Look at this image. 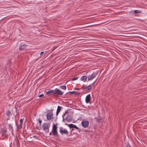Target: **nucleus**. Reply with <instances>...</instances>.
<instances>
[{
  "label": "nucleus",
  "mask_w": 147,
  "mask_h": 147,
  "mask_svg": "<svg viewBox=\"0 0 147 147\" xmlns=\"http://www.w3.org/2000/svg\"><path fill=\"white\" fill-rule=\"evenodd\" d=\"M57 125H56L54 124L53 125V128L52 130V134L55 136H57L58 135L57 130Z\"/></svg>",
  "instance_id": "nucleus-1"
},
{
  "label": "nucleus",
  "mask_w": 147,
  "mask_h": 147,
  "mask_svg": "<svg viewBox=\"0 0 147 147\" xmlns=\"http://www.w3.org/2000/svg\"><path fill=\"white\" fill-rule=\"evenodd\" d=\"M43 129L47 133L49 132V124L47 123H44L42 125Z\"/></svg>",
  "instance_id": "nucleus-2"
},
{
  "label": "nucleus",
  "mask_w": 147,
  "mask_h": 147,
  "mask_svg": "<svg viewBox=\"0 0 147 147\" xmlns=\"http://www.w3.org/2000/svg\"><path fill=\"white\" fill-rule=\"evenodd\" d=\"M59 132L62 135L65 134L67 135L68 134V132L67 131L66 129H64L62 127H60V128Z\"/></svg>",
  "instance_id": "nucleus-3"
},
{
  "label": "nucleus",
  "mask_w": 147,
  "mask_h": 147,
  "mask_svg": "<svg viewBox=\"0 0 147 147\" xmlns=\"http://www.w3.org/2000/svg\"><path fill=\"white\" fill-rule=\"evenodd\" d=\"M47 119L49 120H51L53 118V113L51 111H48L47 114Z\"/></svg>",
  "instance_id": "nucleus-4"
},
{
  "label": "nucleus",
  "mask_w": 147,
  "mask_h": 147,
  "mask_svg": "<svg viewBox=\"0 0 147 147\" xmlns=\"http://www.w3.org/2000/svg\"><path fill=\"white\" fill-rule=\"evenodd\" d=\"M97 74V73L93 72L91 75L88 76V81H90L92 80L95 78Z\"/></svg>",
  "instance_id": "nucleus-5"
},
{
  "label": "nucleus",
  "mask_w": 147,
  "mask_h": 147,
  "mask_svg": "<svg viewBox=\"0 0 147 147\" xmlns=\"http://www.w3.org/2000/svg\"><path fill=\"white\" fill-rule=\"evenodd\" d=\"M63 92H62L61 90H59L57 88H55L54 90V94H57L59 95H63Z\"/></svg>",
  "instance_id": "nucleus-6"
},
{
  "label": "nucleus",
  "mask_w": 147,
  "mask_h": 147,
  "mask_svg": "<svg viewBox=\"0 0 147 147\" xmlns=\"http://www.w3.org/2000/svg\"><path fill=\"white\" fill-rule=\"evenodd\" d=\"M89 122L88 121H83L82 124L83 127L84 128L87 127L89 125Z\"/></svg>",
  "instance_id": "nucleus-7"
},
{
  "label": "nucleus",
  "mask_w": 147,
  "mask_h": 147,
  "mask_svg": "<svg viewBox=\"0 0 147 147\" xmlns=\"http://www.w3.org/2000/svg\"><path fill=\"white\" fill-rule=\"evenodd\" d=\"M91 98V96L90 94H88L86 98V103H88L90 101Z\"/></svg>",
  "instance_id": "nucleus-8"
},
{
  "label": "nucleus",
  "mask_w": 147,
  "mask_h": 147,
  "mask_svg": "<svg viewBox=\"0 0 147 147\" xmlns=\"http://www.w3.org/2000/svg\"><path fill=\"white\" fill-rule=\"evenodd\" d=\"M47 94L48 95H52L54 94V90H50L47 92Z\"/></svg>",
  "instance_id": "nucleus-9"
},
{
  "label": "nucleus",
  "mask_w": 147,
  "mask_h": 147,
  "mask_svg": "<svg viewBox=\"0 0 147 147\" xmlns=\"http://www.w3.org/2000/svg\"><path fill=\"white\" fill-rule=\"evenodd\" d=\"M68 122H69L71 121L72 120V119L70 116H68L65 119Z\"/></svg>",
  "instance_id": "nucleus-10"
},
{
  "label": "nucleus",
  "mask_w": 147,
  "mask_h": 147,
  "mask_svg": "<svg viewBox=\"0 0 147 147\" xmlns=\"http://www.w3.org/2000/svg\"><path fill=\"white\" fill-rule=\"evenodd\" d=\"M27 45L26 44H23L21 45L19 47V49L20 50H22L24 49L25 48V47L27 46Z\"/></svg>",
  "instance_id": "nucleus-11"
},
{
  "label": "nucleus",
  "mask_w": 147,
  "mask_h": 147,
  "mask_svg": "<svg viewBox=\"0 0 147 147\" xmlns=\"http://www.w3.org/2000/svg\"><path fill=\"white\" fill-rule=\"evenodd\" d=\"M2 133V135L3 136H5L6 134V132L7 131V130L6 129H3L1 130Z\"/></svg>",
  "instance_id": "nucleus-12"
},
{
  "label": "nucleus",
  "mask_w": 147,
  "mask_h": 147,
  "mask_svg": "<svg viewBox=\"0 0 147 147\" xmlns=\"http://www.w3.org/2000/svg\"><path fill=\"white\" fill-rule=\"evenodd\" d=\"M81 80L84 82H86L87 80L86 76H82L81 78Z\"/></svg>",
  "instance_id": "nucleus-13"
},
{
  "label": "nucleus",
  "mask_w": 147,
  "mask_h": 147,
  "mask_svg": "<svg viewBox=\"0 0 147 147\" xmlns=\"http://www.w3.org/2000/svg\"><path fill=\"white\" fill-rule=\"evenodd\" d=\"M91 85H89L86 87L84 88V91H87L91 89L92 88Z\"/></svg>",
  "instance_id": "nucleus-14"
},
{
  "label": "nucleus",
  "mask_w": 147,
  "mask_h": 147,
  "mask_svg": "<svg viewBox=\"0 0 147 147\" xmlns=\"http://www.w3.org/2000/svg\"><path fill=\"white\" fill-rule=\"evenodd\" d=\"M61 109V107L60 106H58L56 112V115H57L60 111Z\"/></svg>",
  "instance_id": "nucleus-15"
},
{
  "label": "nucleus",
  "mask_w": 147,
  "mask_h": 147,
  "mask_svg": "<svg viewBox=\"0 0 147 147\" xmlns=\"http://www.w3.org/2000/svg\"><path fill=\"white\" fill-rule=\"evenodd\" d=\"M8 127L9 129V130L10 131H11L12 134L13 135V134L12 133V132H13V127L11 125L9 124V125H8Z\"/></svg>",
  "instance_id": "nucleus-16"
},
{
  "label": "nucleus",
  "mask_w": 147,
  "mask_h": 147,
  "mask_svg": "<svg viewBox=\"0 0 147 147\" xmlns=\"http://www.w3.org/2000/svg\"><path fill=\"white\" fill-rule=\"evenodd\" d=\"M69 93L70 94H79V93H77V92L76 91H69Z\"/></svg>",
  "instance_id": "nucleus-17"
},
{
  "label": "nucleus",
  "mask_w": 147,
  "mask_h": 147,
  "mask_svg": "<svg viewBox=\"0 0 147 147\" xmlns=\"http://www.w3.org/2000/svg\"><path fill=\"white\" fill-rule=\"evenodd\" d=\"M60 88L64 90L66 89V86H61L60 87Z\"/></svg>",
  "instance_id": "nucleus-18"
},
{
  "label": "nucleus",
  "mask_w": 147,
  "mask_h": 147,
  "mask_svg": "<svg viewBox=\"0 0 147 147\" xmlns=\"http://www.w3.org/2000/svg\"><path fill=\"white\" fill-rule=\"evenodd\" d=\"M67 111H66L64 114L62 116V117H63V120H62V121L63 122H64V120H65V119H64V117L65 115L67 113Z\"/></svg>",
  "instance_id": "nucleus-19"
},
{
  "label": "nucleus",
  "mask_w": 147,
  "mask_h": 147,
  "mask_svg": "<svg viewBox=\"0 0 147 147\" xmlns=\"http://www.w3.org/2000/svg\"><path fill=\"white\" fill-rule=\"evenodd\" d=\"M10 114V112L9 110H8L7 112L6 115L7 116L9 117Z\"/></svg>",
  "instance_id": "nucleus-20"
},
{
  "label": "nucleus",
  "mask_w": 147,
  "mask_h": 147,
  "mask_svg": "<svg viewBox=\"0 0 147 147\" xmlns=\"http://www.w3.org/2000/svg\"><path fill=\"white\" fill-rule=\"evenodd\" d=\"M135 13H140V12L139 10H135L134 11Z\"/></svg>",
  "instance_id": "nucleus-21"
},
{
  "label": "nucleus",
  "mask_w": 147,
  "mask_h": 147,
  "mask_svg": "<svg viewBox=\"0 0 147 147\" xmlns=\"http://www.w3.org/2000/svg\"><path fill=\"white\" fill-rule=\"evenodd\" d=\"M73 124H69L68 125V127L70 128H73Z\"/></svg>",
  "instance_id": "nucleus-22"
},
{
  "label": "nucleus",
  "mask_w": 147,
  "mask_h": 147,
  "mask_svg": "<svg viewBox=\"0 0 147 147\" xmlns=\"http://www.w3.org/2000/svg\"><path fill=\"white\" fill-rule=\"evenodd\" d=\"M22 123H20V124L19 127H18V129H21L22 128Z\"/></svg>",
  "instance_id": "nucleus-23"
},
{
  "label": "nucleus",
  "mask_w": 147,
  "mask_h": 147,
  "mask_svg": "<svg viewBox=\"0 0 147 147\" xmlns=\"http://www.w3.org/2000/svg\"><path fill=\"white\" fill-rule=\"evenodd\" d=\"M73 128H75L77 129H79V128L75 125L73 124Z\"/></svg>",
  "instance_id": "nucleus-24"
},
{
  "label": "nucleus",
  "mask_w": 147,
  "mask_h": 147,
  "mask_svg": "<svg viewBox=\"0 0 147 147\" xmlns=\"http://www.w3.org/2000/svg\"><path fill=\"white\" fill-rule=\"evenodd\" d=\"M78 78V77H75L74 78H73L72 79V80L73 81H74V80H77Z\"/></svg>",
  "instance_id": "nucleus-25"
},
{
  "label": "nucleus",
  "mask_w": 147,
  "mask_h": 147,
  "mask_svg": "<svg viewBox=\"0 0 147 147\" xmlns=\"http://www.w3.org/2000/svg\"><path fill=\"white\" fill-rule=\"evenodd\" d=\"M20 123H22V124L23 123V120L22 119H20Z\"/></svg>",
  "instance_id": "nucleus-26"
},
{
  "label": "nucleus",
  "mask_w": 147,
  "mask_h": 147,
  "mask_svg": "<svg viewBox=\"0 0 147 147\" xmlns=\"http://www.w3.org/2000/svg\"><path fill=\"white\" fill-rule=\"evenodd\" d=\"M44 96V95L43 94H40V95H39L38 96L39 97H42V96Z\"/></svg>",
  "instance_id": "nucleus-27"
},
{
  "label": "nucleus",
  "mask_w": 147,
  "mask_h": 147,
  "mask_svg": "<svg viewBox=\"0 0 147 147\" xmlns=\"http://www.w3.org/2000/svg\"><path fill=\"white\" fill-rule=\"evenodd\" d=\"M39 124L40 125H41V123H42V120H40L39 119Z\"/></svg>",
  "instance_id": "nucleus-28"
},
{
  "label": "nucleus",
  "mask_w": 147,
  "mask_h": 147,
  "mask_svg": "<svg viewBox=\"0 0 147 147\" xmlns=\"http://www.w3.org/2000/svg\"><path fill=\"white\" fill-rule=\"evenodd\" d=\"M44 53V52H42L40 53V55H42V54H43Z\"/></svg>",
  "instance_id": "nucleus-29"
},
{
  "label": "nucleus",
  "mask_w": 147,
  "mask_h": 147,
  "mask_svg": "<svg viewBox=\"0 0 147 147\" xmlns=\"http://www.w3.org/2000/svg\"><path fill=\"white\" fill-rule=\"evenodd\" d=\"M96 82V81L92 83V84H91L92 85H94V84Z\"/></svg>",
  "instance_id": "nucleus-30"
},
{
  "label": "nucleus",
  "mask_w": 147,
  "mask_h": 147,
  "mask_svg": "<svg viewBox=\"0 0 147 147\" xmlns=\"http://www.w3.org/2000/svg\"><path fill=\"white\" fill-rule=\"evenodd\" d=\"M79 88H74V89L75 90H76V89H78V90H79Z\"/></svg>",
  "instance_id": "nucleus-31"
},
{
  "label": "nucleus",
  "mask_w": 147,
  "mask_h": 147,
  "mask_svg": "<svg viewBox=\"0 0 147 147\" xmlns=\"http://www.w3.org/2000/svg\"><path fill=\"white\" fill-rule=\"evenodd\" d=\"M126 147H131L129 145H128Z\"/></svg>",
  "instance_id": "nucleus-32"
},
{
  "label": "nucleus",
  "mask_w": 147,
  "mask_h": 147,
  "mask_svg": "<svg viewBox=\"0 0 147 147\" xmlns=\"http://www.w3.org/2000/svg\"><path fill=\"white\" fill-rule=\"evenodd\" d=\"M52 132H50V134H50V135H51V134H52V133H52Z\"/></svg>",
  "instance_id": "nucleus-33"
},
{
  "label": "nucleus",
  "mask_w": 147,
  "mask_h": 147,
  "mask_svg": "<svg viewBox=\"0 0 147 147\" xmlns=\"http://www.w3.org/2000/svg\"><path fill=\"white\" fill-rule=\"evenodd\" d=\"M66 124V125H67V126H68V125H69V124H67V123H66V124Z\"/></svg>",
  "instance_id": "nucleus-34"
},
{
  "label": "nucleus",
  "mask_w": 147,
  "mask_h": 147,
  "mask_svg": "<svg viewBox=\"0 0 147 147\" xmlns=\"http://www.w3.org/2000/svg\"><path fill=\"white\" fill-rule=\"evenodd\" d=\"M15 123H16V125H17V124L16 122V121H15Z\"/></svg>",
  "instance_id": "nucleus-35"
}]
</instances>
